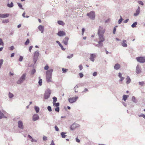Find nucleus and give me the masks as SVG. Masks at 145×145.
Here are the masks:
<instances>
[{"mask_svg": "<svg viewBox=\"0 0 145 145\" xmlns=\"http://www.w3.org/2000/svg\"><path fill=\"white\" fill-rule=\"evenodd\" d=\"M51 90L50 89H48L47 90L45 91L44 94V99H48L50 97L51 94Z\"/></svg>", "mask_w": 145, "mask_h": 145, "instance_id": "3", "label": "nucleus"}, {"mask_svg": "<svg viewBox=\"0 0 145 145\" xmlns=\"http://www.w3.org/2000/svg\"><path fill=\"white\" fill-rule=\"evenodd\" d=\"M39 30L40 31L41 33H43L44 31V27L42 25H39L38 27Z\"/></svg>", "mask_w": 145, "mask_h": 145, "instance_id": "17", "label": "nucleus"}, {"mask_svg": "<svg viewBox=\"0 0 145 145\" xmlns=\"http://www.w3.org/2000/svg\"><path fill=\"white\" fill-rule=\"evenodd\" d=\"M7 6L9 8H12V7L13 6V4L12 2H11L10 3H8L7 5Z\"/></svg>", "mask_w": 145, "mask_h": 145, "instance_id": "31", "label": "nucleus"}, {"mask_svg": "<svg viewBox=\"0 0 145 145\" xmlns=\"http://www.w3.org/2000/svg\"><path fill=\"white\" fill-rule=\"evenodd\" d=\"M138 3L140 4L141 5H144L143 2L141 1H139L138 2Z\"/></svg>", "mask_w": 145, "mask_h": 145, "instance_id": "59", "label": "nucleus"}, {"mask_svg": "<svg viewBox=\"0 0 145 145\" xmlns=\"http://www.w3.org/2000/svg\"><path fill=\"white\" fill-rule=\"evenodd\" d=\"M73 54H71L70 56H67V58H68V59H71L73 57Z\"/></svg>", "mask_w": 145, "mask_h": 145, "instance_id": "47", "label": "nucleus"}, {"mask_svg": "<svg viewBox=\"0 0 145 145\" xmlns=\"http://www.w3.org/2000/svg\"><path fill=\"white\" fill-rule=\"evenodd\" d=\"M68 71V69H65L64 68H63L62 69V71L63 73H65L67 71Z\"/></svg>", "mask_w": 145, "mask_h": 145, "instance_id": "41", "label": "nucleus"}, {"mask_svg": "<svg viewBox=\"0 0 145 145\" xmlns=\"http://www.w3.org/2000/svg\"><path fill=\"white\" fill-rule=\"evenodd\" d=\"M105 32V29L101 26H99L98 30V35L104 34Z\"/></svg>", "mask_w": 145, "mask_h": 145, "instance_id": "4", "label": "nucleus"}, {"mask_svg": "<svg viewBox=\"0 0 145 145\" xmlns=\"http://www.w3.org/2000/svg\"><path fill=\"white\" fill-rule=\"evenodd\" d=\"M127 81L126 82V83L127 84H129L131 81V79L129 77V76H127L126 78Z\"/></svg>", "mask_w": 145, "mask_h": 145, "instance_id": "25", "label": "nucleus"}, {"mask_svg": "<svg viewBox=\"0 0 145 145\" xmlns=\"http://www.w3.org/2000/svg\"><path fill=\"white\" fill-rule=\"evenodd\" d=\"M53 71V69H50L48 70L46 72V76L50 75L52 76Z\"/></svg>", "mask_w": 145, "mask_h": 145, "instance_id": "15", "label": "nucleus"}, {"mask_svg": "<svg viewBox=\"0 0 145 145\" xmlns=\"http://www.w3.org/2000/svg\"><path fill=\"white\" fill-rule=\"evenodd\" d=\"M137 61L140 63H145V56L137 57L136 58Z\"/></svg>", "mask_w": 145, "mask_h": 145, "instance_id": "7", "label": "nucleus"}, {"mask_svg": "<svg viewBox=\"0 0 145 145\" xmlns=\"http://www.w3.org/2000/svg\"><path fill=\"white\" fill-rule=\"evenodd\" d=\"M140 12V7H138V8L136 11V12L134 13V16H136L138 15Z\"/></svg>", "mask_w": 145, "mask_h": 145, "instance_id": "19", "label": "nucleus"}, {"mask_svg": "<svg viewBox=\"0 0 145 145\" xmlns=\"http://www.w3.org/2000/svg\"><path fill=\"white\" fill-rule=\"evenodd\" d=\"M97 72H95L93 73V75L94 76H95L97 75Z\"/></svg>", "mask_w": 145, "mask_h": 145, "instance_id": "58", "label": "nucleus"}, {"mask_svg": "<svg viewBox=\"0 0 145 145\" xmlns=\"http://www.w3.org/2000/svg\"><path fill=\"white\" fill-rule=\"evenodd\" d=\"M9 16L8 14H0V17L1 18H6L8 17Z\"/></svg>", "mask_w": 145, "mask_h": 145, "instance_id": "20", "label": "nucleus"}, {"mask_svg": "<svg viewBox=\"0 0 145 145\" xmlns=\"http://www.w3.org/2000/svg\"><path fill=\"white\" fill-rule=\"evenodd\" d=\"M139 85L141 86H143L145 84V82H138Z\"/></svg>", "mask_w": 145, "mask_h": 145, "instance_id": "36", "label": "nucleus"}, {"mask_svg": "<svg viewBox=\"0 0 145 145\" xmlns=\"http://www.w3.org/2000/svg\"><path fill=\"white\" fill-rule=\"evenodd\" d=\"M138 116L139 117H143V118L145 119V115L144 114H142L139 115Z\"/></svg>", "mask_w": 145, "mask_h": 145, "instance_id": "49", "label": "nucleus"}, {"mask_svg": "<svg viewBox=\"0 0 145 145\" xmlns=\"http://www.w3.org/2000/svg\"><path fill=\"white\" fill-rule=\"evenodd\" d=\"M118 76L120 78L119 81L121 82L124 79V78L122 76V74L121 72H119L118 75Z\"/></svg>", "mask_w": 145, "mask_h": 145, "instance_id": "23", "label": "nucleus"}, {"mask_svg": "<svg viewBox=\"0 0 145 145\" xmlns=\"http://www.w3.org/2000/svg\"><path fill=\"white\" fill-rule=\"evenodd\" d=\"M69 40V38L68 37H66L63 40V43L65 45H67Z\"/></svg>", "mask_w": 145, "mask_h": 145, "instance_id": "14", "label": "nucleus"}, {"mask_svg": "<svg viewBox=\"0 0 145 145\" xmlns=\"http://www.w3.org/2000/svg\"><path fill=\"white\" fill-rule=\"evenodd\" d=\"M132 100L133 102L135 103H137V101L135 96H133L132 97Z\"/></svg>", "mask_w": 145, "mask_h": 145, "instance_id": "27", "label": "nucleus"}, {"mask_svg": "<svg viewBox=\"0 0 145 145\" xmlns=\"http://www.w3.org/2000/svg\"><path fill=\"white\" fill-rule=\"evenodd\" d=\"M5 112V111H4L3 110H0V115L4 117H5V116L4 114Z\"/></svg>", "mask_w": 145, "mask_h": 145, "instance_id": "32", "label": "nucleus"}, {"mask_svg": "<svg viewBox=\"0 0 145 145\" xmlns=\"http://www.w3.org/2000/svg\"><path fill=\"white\" fill-rule=\"evenodd\" d=\"M128 97V95H124L123 96V99L125 101L127 99V98Z\"/></svg>", "mask_w": 145, "mask_h": 145, "instance_id": "30", "label": "nucleus"}, {"mask_svg": "<svg viewBox=\"0 0 145 145\" xmlns=\"http://www.w3.org/2000/svg\"><path fill=\"white\" fill-rule=\"evenodd\" d=\"M57 23L59 25H63L65 24L64 23V22L63 21L61 20L58 21Z\"/></svg>", "mask_w": 145, "mask_h": 145, "instance_id": "29", "label": "nucleus"}, {"mask_svg": "<svg viewBox=\"0 0 145 145\" xmlns=\"http://www.w3.org/2000/svg\"><path fill=\"white\" fill-rule=\"evenodd\" d=\"M80 127V125L77 123H74L72 124L70 127V129L71 130H73L76 128L78 127Z\"/></svg>", "mask_w": 145, "mask_h": 145, "instance_id": "9", "label": "nucleus"}, {"mask_svg": "<svg viewBox=\"0 0 145 145\" xmlns=\"http://www.w3.org/2000/svg\"><path fill=\"white\" fill-rule=\"evenodd\" d=\"M53 103H55V102H56L57 101V97H53Z\"/></svg>", "mask_w": 145, "mask_h": 145, "instance_id": "39", "label": "nucleus"}, {"mask_svg": "<svg viewBox=\"0 0 145 145\" xmlns=\"http://www.w3.org/2000/svg\"><path fill=\"white\" fill-rule=\"evenodd\" d=\"M79 74L81 78L83 77L84 76V75L82 73H80Z\"/></svg>", "mask_w": 145, "mask_h": 145, "instance_id": "52", "label": "nucleus"}, {"mask_svg": "<svg viewBox=\"0 0 145 145\" xmlns=\"http://www.w3.org/2000/svg\"><path fill=\"white\" fill-rule=\"evenodd\" d=\"M23 59V57L22 56H20L19 60L20 61H22Z\"/></svg>", "mask_w": 145, "mask_h": 145, "instance_id": "51", "label": "nucleus"}, {"mask_svg": "<svg viewBox=\"0 0 145 145\" xmlns=\"http://www.w3.org/2000/svg\"><path fill=\"white\" fill-rule=\"evenodd\" d=\"M88 91V89L87 88H85L84 90L82 91V92H85Z\"/></svg>", "mask_w": 145, "mask_h": 145, "instance_id": "62", "label": "nucleus"}, {"mask_svg": "<svg viewBox=\"0 0 145 145\" xmlns=\"http://www.w3.org/2000/svg\"><path fill=\"white\" fill-rule=\"evenodd\" d=\"M14 96V95L13 94L9 92L8 93V97L9 98H11Z\"/></svg>", "mask_w": 145, "mask_h": 145, "instance_id": "37", "label": "nucleus"}, {"mask_svg": "<svg viewBox=\"0 0 145 145\" xmlns=\"http://www.w3.org/2000/svg\"><path fill=\"white\" fill-rule=\"evenodd\" d=\"M87 15L91 20H94L95 18V14L94 11H91L87 14Z\"/></svg>", "mask_w": 145, "mask_h": 145, "instance_id": "6", "label": "nucleus"}, {"mask_svg": "<svg viewBox=\"0 0 145 145\" xmlns=\"http://www.w3.org/2000/svg\"><path fill=\"white\" fill-rule=\"evenodd\" d=\"M116 27H114V29H113V33L114 34H115V33H116Z\"/></svg>", "mask_w": 145, "mask_h": 145, "instance_id": "57", "label": "nucleus"}, {"mask_svg": "<svg viewBox=\"0 0 145 145\" xmlns=\"http://www.w3.org/2000/svg\"><path fill=\"white\" fill-rule=\"evenodd\" d=\"M54 106H55L57 107H59V103H56V102L53 103Z\"/></svg>", "mask_w": 145, "mask_h": 145, "instance_id": "35", "label": "nucleus"}, {"mask_svg": "<svg viewBox=\"0 0 145 145\" xmlns=\"http://www.w3.org/2000/svg\"><path fill=\"white\" fill-rule=\"evenodd\" d=\"M33 46H30L29 47V51L30 52H31V50L33 48Z\"/></svg>", "mask_w": 145, "mask_h": 145, "instance_id": "61", "label": "nucleus"}, {"mask_svg": "<svg viewBox=\"0 0 145 145\" xmlns=\"http://www.w3.org/2000/svg\"><path fill=\"white\" fill-rule=\"evenodd\" d=\"M26 76V73L23 74L19 79L17 82V83L18 84H20L22 83L25 80Z\"/></svg>", "mask_w": 145, "mask_h": 145, "instance_id": "1", "label": "nucleus"}, {"mask_svg": "<svg viewBox=\"0 0 145 145\" xmlns=\"http://www.w3.org/2000/svg\"><path fill=\"white\" fill-rule=\"evenodd\" d=\"M52 76L50 75L46 76V80L48 82H49L51 81V78Z\"/></svg>", "mask_w": 145, "mask_h": 145, "instance_id": "21", "label": "nucleus"}, {"mask_svg": "<svg viewBox=\"0 0 145 145\" xmlns=\"http://www.w3.org/2000/svg\"><path fill=\"white\" fill-rule=\"evenodd\" d=\"M43 140L44 141H46L47 140V137L45 136H44L43 137Z\"/></svg>", "mask_w": 145, "mask_h": 145, "instance_id": "54", "label": "nucleus"}, {"mask_svg": "<svg viewBox=\"0 0 145 145\" xmlns=\"http://www.w3.org/2000/svg\"><path fill=\"white\" fill-rule=\"evenodd\" d=\"M3 59H1L0 60V69L1 67V66L3 63Z\"/></svg>", "mask_w": 145, "mask_h": 145, "instance_id": "46", "label": "nucleus"}, {"mask_svg": "<svg viewBox=\"0 0 145 145\" xmlns=\"http://www.w3.org/2000/svg\"><path fill=\"white\" fill-rule=\"evenodd\" d=\"M36 72V71L35 69H33L32 70L31 73L32 74H33L34 73H35Z\"/></svg>", "mask_w": 145, "mask_h": 145, "instance_id": "60", "label": "nucleus"}, {"mask_svg": "<svg viewBox=\"0 0 145 145\" xmlns=\"http://www.w3.org/2000/svg\"><path fill=\"white\" fill-rule=\"evenodd\" d=\"M4 45V43L3 41L2 40L1 38H0V45L3 46Z\"/></svg>", "mask_w": 145, "mask_h": 145, "instance_id": "44", "label": "nucleus"}, {"mask_svg": "<svg viewBox=\"0 0 145 145\" xmlns=\"http://www.w3.org/2000/svg\"><path fill=\"white\" fill-rule=\"evenodd\" d=\"M47 109L49 112H51L52 111L51 107L50 106L47 107Z\"/></svg>", "mask_w": 145, "mask_h": 145, "instance_id": "45", "label": "nucleus"}, {"mask_svg": "<svg viewBox=\"0 0 145 145\" xmlns=\"http://www.w3.org/2000/svg\"><path fill=\"white\" fill-rule=\"evenodd\" d=\"M136 72L137 74H140L142 72V68L141 66L138 64L136 67Z\"/></svg>", "mask_w": 145, "mask_h": 145, "instance_id": "10", "label": "nucleus"}, {"mask_svg": "<svg viewBox=\"0 0 145 145\" xmlns=\"http://www.w3.org/2000/svg\"><path fill=\"white\" fill-rule=\"evenodd\" d=\"M35 109L37 113H38L39 111V108L38 106H35Z\"/></svg>", "mask_w": 145, "mask_h": 145, "instance_id": "33", "label": "nucleus"}, {"mask_svg": "<svg viewBox=\"0 0 145 145\" xmlns=\"http://www.w3.org/2000/svg\"><path fill=\"white\" fill-rule=\"evenodd\" d=\"M50 145H55L54 141L53 140H52L51 141V143L50 144Z\"/></svg>", "mask_w": 145, "mask_h": 145, "instance_id": "63", "label": "nucleus"}, {"mask_svg": "<svg viewBox=\"0 0 145 145\" xmlns=\"http://www.w3.org/2000/svg\"><path fill=\"white\" fill-rule=\"evenodd\" d=\"M39 81L38 82L39 84V86H41L42 85V80L40 78V77H39Z\"/></svg>", "mask_w": 145, "mask_h": 145, "instance_id": "28", "label": "nucleus"}, {"mask_svg": "<svg viewBox=\"0 0 145 145\" xmlns=\"http://www.w3.org/2000/svg\"><path fill=\"white\" fill-rule=\"evenodd\" d=\"M129 21V19H127L125 20L124 21V22L125 23H127Z\"/></svg>", "mask_w": 145, "mask_h": 145, "instance_id": "64", "label": "nucleus"}, {"mask_svg": "<svg viewBox=\"0 0 145 145\" xmlns=\"http://www.w3.org/2000/svg\"><path fill=\"white\" fill-rule=\"evenodd\" d=\"M120 67V65L118 63H116L114 66V69L116 70H119Z\"/></svg>", "mask_w": 145, "mask_h": 145, "instance_id": "18", "label": "nucleus"}, {"mask_svg": "<svg viewBox=\"0 0 145 145\" xmlns=\"http://www.w3.org/2000/svg\"><path fill=\"white\" fill-rule=\"evenodd\" d=\"M96 57V54H90L89 59L91 61L94 62L95 60L94 58Z\"/></svg>", "mask_w": 145, "mask_h": 145, "instance_id": "12", "label": "nucleus"}, {"mask_svg": "<svg viewBox=\"0 0 145 145\" xmlns=\"http://www.w3.org/2000/svg\"><path fill=\"white\" fill-rule=\"evenodd\" d=\"M67 133H65L64 132H61L60 134L61 136V137L62 138H65L67 136L65 135V134Z\"/></svg>", "mask_w": 145, "mask_h": 145, "instance_id": "26", "label": "nucleus"}, {"mask_svg": "<svg viewBox=\"0 0 145 145\" xmlns=\"http://www.w3.org/2000/svg\"><path fill=\"white\" fill-rule=\"evenodd\" d=\"M57 35L58 36L61 37L65 35V33L63 31H59L57 33Z\"/></svg>", "mask_w": 145, "mask_h": 145, "instance_id": "16", "label": "nucleus"}, {"mask_svg": "<svg viewBox=\"0 0 145 145\" xmlns=\"http://www.w3.org/2000/svg\"><path fill=\"white\" fill-rule=\"evenodd\" d=\"M18 125L19 128L21 129L24 128V125L22 121L21 120H19L18 122Z\"/></svg>", "mask_w": 145, "mask_h": 145, "instance_id": "11", "label": "nucleus"}, {"mask_svg": "<svg viewBox=\"0 0 145 145\" xmlns=\"http://www.w3.org/2000/svg\"><path fill=\"white\" fill-rule=\"evenodd\" d=\"M39 55V53L38 51H36L34 52L33 58L34 64L36 63Z\"/></svg>", "mask_w": 145, "mask_h": 145, "instance_id": "5", "label": "nucleus"}, {"mask_svg": "<svg viewBox=\"0 0 145 145\" xmlns=\"http://www.w3.org/2000/svg\"><path fill=\"white\" fill-rule=\"evenodd\" d=\"M120 19L119 20H118V23L119 24H121V23L122 21L123 20V19L122 18V17L121 16H120Z\"/></svg>", "mask_w": 145, "mask_h": 145, "instance_id": "38", "label": "nucleus"}, {"mask_svg": "<svg viewBox=\"0 0 145 145\" xmlns=\"http://www.w3.org/2000/svg\"><path fill=\"white\" fill-rule=\"evenodd\" d=\"M9 22V20L8 19L4 20H3L2 23H8Z\"/></svg>", "mask_w": 145, "mask_h": 145, "instance_id": "43", "label": "nucleus"}, {"mask_svg": "<svg viewBox=\"0 0 145 145\" xmlns=\"http://www.w3.org/2000/svg\"><path fill=\"white\" fill-rule=\"evenodd\" d=\"M137 24V22H135L134 23H133V24L131 25V27L132 28H135L136 27V25Z\"/></svg>", "mask_w": 145, "mask_h": 145, "instance_id": "34", "label": "nucleus"}, {"mask_svg": "<svg viewBox=\"0 0 145 145\" xmlns=\"http://www.w3.org/2000/svg\"><path fill=\"white\" fill-rule=\"evenodd\" d=\"M103 35L104 34L98 35L99 39V41L98 42V43H99V44L101 46H103V44L102 42L105 40V39L103 37Z\"/></svg>", "mask_w": 145, "mask_h": 145, "instance_id": "2", "label": "nucleus"}, {"mask_svg": "<svg viewBox=\"0 0 145 145\" xmlns=\"http://www.w3.org/2000/svg\"><path fill=\"white\" fill-rule=\"evenodd\" d=\"M18 5V7H19L20 8H21L22 9H24L22 7V4L21 3H17Z\"/></svg>", "mask_w": 145, "mask_h": 145, "instance_id": "40", "label": "nucleus"}, {"mask_svg": "<svg viewBox=\"0 0 145 145\" xmlns=\"http://www.w3.org/2000/svg\"><path fill=\"white\" fill-rule=\"evenodd\" d=\"M127 41L126 40H123L122 42L121 43L122 46L124 47H126L127 46V44L126 43Z\"/></svg>", "mask_w": 145, "mask_h": 145, "instance_id": "22", "label": "nucleus"}, {"mask_svg": "<svg viewBox=\"0 0 145 145\" xmlns=\"http://www.w3.org/2000/svg\"><path fill=\"white\" fill-rule=\"evenodd\" d=\"M55 110L57 112H58L59 111V107H57L55 109Z\"/></svg>", "mask_w": 145, "mask_h": 145, "instance_id": "48", "label": "nucleus"}, {"mask_svg": "<svg viewBox=\"0 0 145 145\" xmlns=\"http://www.w3.org/2000/svg\"><path fill=\"white\" fill-rule=\"evenodd\" d=\"M56 42L59 45L60 47L61 48L62 50H65V49L63 48V46L61 45V44L60 43L59 41L57 40L56 41Z\"/></svg>", "mask_w": 145, "mask_h": 145, "instance_id": "24", "label": "nucleus"}, {"mask_svg": "<svg viewBox=\"0 0 145 145\" xmlns=\"http://www.w3.org/2000/svg\"><path fill=\"white\" fill-rule=\"evenodd\" d=\"M14 48L13 46H12L9 48V50H12Z\"/></svg>", "mask_w": 145, "mask_h": 145, "instance_id": "56", "label": "nucleus"}, {"mask_svg": "<svg viewBox=\"0 0 145 145\" xmlns=\"http://www.w3.org/2000/svg\"><path fill=\"white\" fill-rule=\"evenodd\" d=\"M39 118V116L37 114H35L33 115V120L34 121L38 120Z\"/></svg>", "mask_w": 145, "mask_h": 145, "instance_id": "13", "label": "nucleus"}, {"mask_svg": "<svg viewBox=\"0 0 145 145\" xmlns=\"http://www.w3.org/2000/svg\"><path fill=\"white\" fill-rule=\"evenodd\" d=\"M79 68L80 70H81L83 69V66L82 65H80L79 66Z\"/></svg>", "mask_w": 145, "mask_h": 145, "instance_id": "53", "label": "nucleus"}, {"mask_svg": "<svg viewBox=\"0 0 145 145\" xmlns=\"http://www.w3.org/2000/svg\"><path fill=\"white\" fill-rule=\"evenodd\" d=\"M54 127L56 131H59V129L57 125H55Z\"/></svg>", "mask_w": 145, "mask_h": 145, "instance_id": "50", "label": "nucleus"}, {"mask_svg": "<svg viewBox=\"0 0 145 145\" xmlns=\"http://www.w3.org/2000/svg\"><path fill=\"white\" fill-rule=\"evenodd\" d=\"M78 97L76 96L72 97H71L68 99V101L70 103H73L75 102L78 99Z\"/></svg>", "mask_w": 145, "mask_h": 145, "instance_id": "8", "label": "nucleus"}, {"mask_svg": "<svg viewBox=\"0 0 145 145\" xmlns=\"http://www.w3.org/2000/svg\"><path fill=\"white\" fill-rule=\"evenodd\" d=\"M49 67L47 65L46 66H45L44 67V69L45 70H48V69Z\"/></svg>", "mask_w": 145, "mask_h": 145, "instance_id": "55", "label": "nucleus"}, {"mask_svg": "<svg viewBox=\"0 0 145 145\" xmlns=\"http://www.w3.org/2000/svg\"><path fill=\"white\" fill-rule=\"evenodd\" d=\"M29 43V39H27L25 43V45H27Z\"/></svg>", "mask_w": 145, "mask_h": 145, "instance_id": "42", "label": "nucleus"}]
</instances>
